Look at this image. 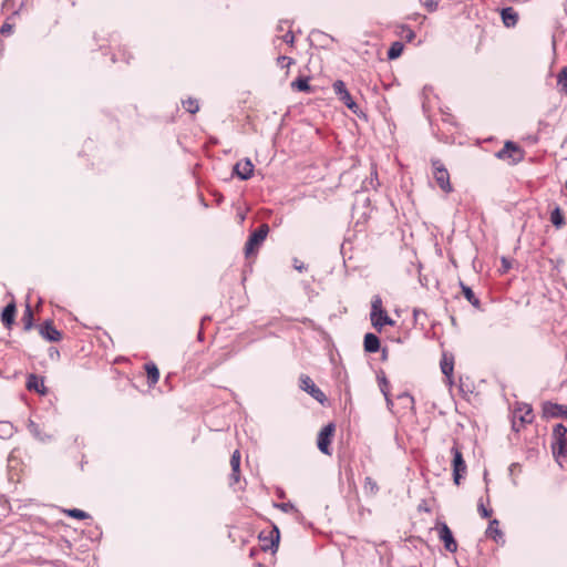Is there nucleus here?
I'll use <instances>...</instances> for the list:
<instances>
[{"mask_svg": "<svg viewBox=\"0 0 567 567\" xmlns=\"http://www.w3.org/2000/svg\"><path fill=\"white\" fill-rule=\"evenodd\" d=\"M65 513L68 516L78 518V519H85V518L90 517V515L86 512L79 509V508L68 509V511H65Z\"/></svg>", "mask_w": 567, "mask_h": 567, "instance_id": "obj_33", "label": "nucleus"}, {"mask_svg": "<svg viewBox=\"0 0 567 567\" xmlns=\"http://www.w3.org/2000/svg\"><path fill=\"white\" fill-rule=\"evenodd\" d=\"M300 389L307 392L310 396H312L319 403H324L327 401L326 394L315 384L313 380L307 375L301 374L299 378Z\"/></svg>", "mask_w": 567, "mask_h": 567, "instance_id": "obj_6", "label": "nucleus"}, {"mask_svg": "<svg viewBox=\"0 0 567 567\" xmlns=\"http://www.w3.org/2000/svg\"><path fill=\"white\" fill-rule=\"evenodd\" d=\"M183 106L192 114H195L199 110L198 101L190 97L183 101Z\"/></svg>", "mask_w": 567, "mask_h": 567, "instance_id": "obj_32", "label": "nucleus"}, {"mask_svg": "<svg viewBox=\"0 0 567 567\" xmlns=\"http://www.w3.org/2000/svg\"><path fill=\"white\" fill-rule=\"evenodd\" d=\"M259 539L264 543L262 550H271L272 553H276L278 550L279 540H280V532L277 526H274V528L269 532L267 536H265L262 533L259 535Z\"/></svg>", "mask_w": 567, "mask_h": 567, "instance_id": "obj_10", "label": "nucleus"}, {"mask_svg": "<svg viewBox=\"0 0 567 567\" xmlns=\"http://www.w3.org/2000/svg\"><path fill=\"white\" fill-rule=\"evenodd\" d=\"M496 157L503 161H511L513 164H517L523 159L524 154L522 148L516 143L507 141L505 142L503 148L496 153Z\"/></svg>", "mask_w": 567, "mask_h": 567, "instance_id": "obj_4", "label": "nucleus"}, {"mask_svg": "<svg viewBox=\"0 0 567 567\" xmlns=\"http://www.w3.org/2000/svg\"><path fill=\"white\" fill-rule=\"evenodd\" d=\"M231 474L229 476L230 484H236L240 480V452L234 451L230 457Z\"/></svg>", "mask_w": 567, "mask_h": 567, "instance_id": "obj_15", "label": "nucleus"}, {"mask_svg": "<svg viewBox=\"0 0 567 567\" xmlns=\"http://www.w3.org/2000/svg\"><path fill=\"white\" fill-rule=\"evenodd\" d=\"M402 35L408 40V41H412L415 37V33L414 31L410 28V27H406L404 25L402 28Z\"/></svg>", "mask_w": 567, "mask_h": 567, "instance_id": "obj_41", "label": "nucleus"}, {"mask_svg": "<svg viewBox=\"0 0 567 567\" xmlns=\"http://www.w3.org/2000/svg\"><path fill=\"white\" fill-rule=\"evenodd\" d=\"M403 43L400 41H395L391 44L390 49L388 50V59L394 60L398 59L402 52H403Z\"/></svg>", "mask_w": 567, "mask_h": 567, "instance_id": "obj_24", "label": "nucleus"}, {"mask_svg": "<svg viewBox=\"0 0 567 567\" xmlns=\"http://www.w3.org/2000/svg\"><path fill=\"white\" fill-rule=\"evenodd\" d=\"M439 538L444 543V547L450 553L457 550V543L454 539L452 530L444 522L437 523Z\"/></svg>", "mask_w": 567, "mask_h": 567, "instance_id": "obj_9", "label": "nucleus"}, {"mask_svg": "<svg viewBox=\"0 0 567 567\" xmlns=\"http://www.w3.org/2000/svg\"><path fill=\"white\" fill-rule=\"evenodd\" d=\"M534 420L533 409L529 404H523L514 412L513 430L518 432L525 424Z\"/></svg>", "mask_w": 567, "mask_h": 567, "instance_id": "obj_8", "label": "nucleus"}, {"mask_svg": "<svg viewBox=\"0 0 567 567\" xmlns=\"http://www.w3.org/2000/svg\"><path fill=\"white\" fill-rule=\"evenodd\" d=\"M372 326L378 329L379 331L382 329L383 326H393L394 321L388 316L385 311H382L377 315L375 318L372 320Z\"/></svg>", "mask_w": 567, "mask_h": 567, "instance_id": "obj_21", "label": "nucleus"}, {"mask_svg": "<svg viewBox=\"0 0 567 567\" xmlns=\"http://www.w3.org/2000/svg\"><path fill=\"white\" fill-rule=\"evenodd\" d=\"M550 221L556 228H561L565 225V218L559 207H556L550 214Z\"/></svg>", "mask_w": 567, "mask_h": 567, "instance_id": "obj_25", "label": "nucleus"}, {"mask_svg": "<svg viewBox=\"0 0 567 567\" xmlns=\"http://www.w3.org/2000/svg\"><path fill=\"white\" fill-rule=\"evenodd\" d=\"M17 308L14 302H10L3 308L1 312V321L6 328L10 329L13 324Z\"/></svg>", "mask_w": 567, "mask_h": 567, "instance_id": "obj_17", "label": "nucleus"}, {"mask_svg": "<svg viewBox=\"0 0 567 567\" xmlns=\"http://www.w3.org/2000/svg\"><path fill=\"white\" fill-rule=\"evenodd\" d=\"M421 316H425V311H424V310H422V309H416V308H415V309L413 310V317H414V319H415V320H417V319H419V317H421Z\"/></svg>", "mask_w": 567, "mask_h": 567, "instance_id": "obj_47", "label": "nucleus"}, {"mask_svg": "<svg viewBox=\"0 0 567 567\" xmlns=\"http://www.w3.org/2000/svg\"><path fill=\"white\" fill-rule=\"evenodd\" d=\"M336 431V425L333 423H328L326 426L321 429L317 439V446L319 451L326 455H331L330 443Z\"/></svg>", "mask_w": 567, "mask_h": 567, "instance_id": "obj_7", "label": "nucleus"}, {"mask_svg": "<svg viewBox=\"0 0 567 567\" xmlns=\"http://www.w3.org/2000/svg\"><path fill=\"white\" fill-rule=\"evenodd\" d=\"M363 488L365 493H369L370 495H375L379 492V486L377 482L372 477H365L364 478V485Z\"/></svg>", "mask_w": 567, "mask_h": 567, "instance_id": "obj_31", "label": "nucleus"}, {"mask_svg": "<svg viewBox=\"0 0 567 567\" xmlns=\"http://www.w3.org/2000/svg\"><path fill=\"white\" fill-rule=\"evenodd\" d=\"M27 389L29 391H35L40 394L47 393V388L44 386L43 378L38 377L37 374H30L27 379Z\"/></svg>", "mask_w": 567, "mask_h": 567, "instance_id": "obj_16", "label": "nucleus"}, {"mask_svg": "<svg viewBox=\"0 0 567 567\" xmlns=\"http://www.w3.org/2000/svg\"><path fill=\"white\" fill-rule=\"evenodd\" d=\"M432 167L434 169V179L439 187L445 193H451L453 187L450 182L449 171L444 164L440 159H432Z\"/></svg>", "mask_w": 567, "mask_h": 567, "instance_id": "obj_3", "label": "nucleus"}, {"mask_svg": "<svg viewBox=\"0 0 567 567\" xmlns=\"http://www.w3.org/2000/svg\"><path fill=\"white\" fill-rule=\"evenodd\" d=\"M557 85L560 92L567 94V66L563 68L557 74Z\"/></svg>", "mask_w": 567, "mask_h": 567, "instance_id": "obj_28", "label": "nucleus"}, {"mask_svg": "<svg viewBox=\"0 0 567 567\" xmlns=\"http://www.w3.org/2000/svg\"><path fill=\"white\" fill-rule=\"evenodd\" d=\"M451 453L453 454V481L456 485H460L461 478L466 474L467 467L457 444L452 446Z\"/></svg>", "mask_w": 567, "mask_h": 567, "instance_id": "obj_5", "label": "nucleus"}, {"mask_svg": "<svg viewBox=\"0 0 567 567\" xmlns=\"http://www.w3.org/2000/svg\"><path fill=\"white\" fill-rule=\"evenodd\" d=\"M145 370H146V373H147L148 385L150 386L155 385L158 382V380H159V370H158V368L156 367L155 363L148 362V363L145 364Z\"/></svg>", "mask_w": 567, "mask_h": 567, "instance_id": "obj_22", "label": "nucleus"}, {"mask_svg": "<svg viewBox=\"0 0 567 567\" xmlns=\"http://www.w3.org/2000/svg\"><path fill=\"white\" fill-rule=\"evenodd\" d=\"M28 430L30 431V433L33 436H35L37 439H41L39 425L34 421H32V420L29 421Z\"/></svg>", "mask_w": 567, "mask_h": 567, "instance_id": "obj_39", "label": "nucleus"}, {"mask_svg": "<svg viewBox=\"0 0 567 567\" xmlns=\"http://www.w3.org/2000/svg\"><path fill=\"white\" fill-rule=\"evenodd\" d=\"M379 385H380V389H381V392L383 393L384 396H388V392L389 391V381L386 380V378L383 375V377H379Z\"/></svg>", "mask_w": 567, "mask_h": 567, "instance_id": "obj_40", "label": "nucleus"}, {"mask_svg": "<svg viewBox=\"0 0 567 567\" xmlns=\"http://www.w3.org/2000/svg\"><path fill=\"white\" fill-rule=\"evenodd\" d=\"M461 287H462V291H463V295L465 297V299L474 307H478L480 306V299L475 296V293L473 292V290L465 286L464 284H461Z\"/></svg>", "mask_w": 567, "mask_h": 567, "instance_id": "obj_26", "label": "nucleus"}, {"mask_svg": "<svg viewBox=\"0 0 567 567\" xmlns=\"http://www.w3.org/2000/svg\"><path fill=\"white\" fill-rule=\"evenodd\" d=\"M269 233V226L267 224H261L256 230H254L248 240L245 244V256L249 258L251 255H255L261 244L267 238Z\"/></svg>", "mask_w": 567, "mask_h": 567, "instance_id": "obj_1", "label": "nucleus"}, {"mask_svg": "<svg viewBox=\"0 0 567 567\" xmlns=\"http://www.w3.org/2000/svg\"><path fill=\"white\" fill-rule=\"evenodd\" d=\"M477 511L480 513V515L483 517V518H488L491 517L493 511L492 509H488L485 507L484 503L482 499H480L478 504H477Z\"/></svg>", "mask_w": 567, "mask_h": 567, "instance_id": "obj_38", "label": "nucleus"}, {"mask_svg": "<svg viewBox=\"0 0 567 567\" xmlns=\"http://www.w3.org/2000/svg\"><path fill=\"white\" fill-rule=\"evenodd\" d=\"M291 87L297 91L311 93L312 89L309 85V78L308 76H299L295 81L291 82Z\"/></svg>", "mask_w": 567, "mask_h": 567, "instance_id": "obj_23", "label": "nucleus"}, {"mask_svg": "<svg viewBox=\"0 0 567 567\" xmlns=\"http://www.w3.org/2000/svg\"><path fill=\"white\" fill-rule=\"evenodd\" d=\"M254 174V164L249 158L237 162L233 168V175L241 181L249 179Z\"/></svg>", "mask_w": 567, "mask_h": 567, "instance_id": "obj_11", "label": "nucleus"}, {"mask_svg": "<svg viewBox=\"0 0 567 567\" xmlns=\"http://www.w3.org/2000/svg\"><path fill=\"white\" fill-rule=\"evenodd\" d=\"M284 21H280L279 25H278V30H282L284 29V25H282ZM285 23H288V21H285Z\"/></svg>", "mask_w": 567, "mask_h": 567, "instance_id": "obj_49", "label": "nucleus"}, {"mask_svg": "<svg viewBox=\"0 0 567 567\" xmlns=\"http://www.w3.org/2000/svg\"><path fill=\"white\" fill-rule=\"evenodd\" d=\"M384 398H385V401H386V405H388L389 408H390V406H392V405H393V402H392V400H391V398H390V392H388V396H384Z\"/></svg>", "mask_w": 567, "mask_h": 567, "instance_id": "obj_48", "label": "nucleus"}, {"mask_svg": "<svg viewBox=\"0 0 567 567\" xmlns=\"http://www.w3.org/2000/svg\"><path fill=\"white\" fill-rule=\"evenodd\" d=\"M384 311L382 309V299L380 296H374L371 302V320L377 317L378 313Z\"/></svg>", "mask_w": 567, "mask_h": 567, "instance_id": "obj_29", "label": "nucleus"}, {"mask_svg": "<svg viewBox=\"0 0 567 567\" xmlns=\"http://www.w3.org/2000/svg\"><path fill=\"white\" fill-rule=\"evenodd\" d=\"M543 415L545 417H565L567 419V405L545 402L543 404Z\"/></svg>", "mask_w": 567, "mask_h": 567, "instance_id": "obj_13", "label": "nucleus"}, {"mask_svg": "<svg viewBox=\"0 0 567 567\" xmlns=\"http://www.w3.org/2000/svg\"><path fill=\"white\" fill-rule=\"evenodd\" d=\"M12 30H13V25L8 23V22H4L1 27H0V33L2 35H10L12 33Z\"/></svg>", "mask_w": 567, "mask_h": 567, "instance_id": "obj_42", "label": "nucleus"}, {"mask_svg": "<svg viewBox=\"0 0 567 567\" xmlns=\"http://www.w3.org/2000/svg\"><path fill=\"white\" fill-rule=\"evenodd\" d=\"M398 399L400 401H402V403L405 408H413V405H414V398L408 392H403V393L399 394Z\"/></svg>", "mask_w": 567, "mask_h": 567, "instance_id": "obj_35", "label": "nucleus"}, {"mask_svg": "<svg viewBox=\"0 0 567 567\" xmlns=\"http://www.w3.org/2000/svg\"><path fill=\"white\" fill-rule=\"evenodd\" d=\"M441 371L445 375V383L449 386L453 385V371H454V358L452 355H447L443 353L441 362Z\"/></svg>", "mask_w": 567, "mask_h": 567, "instance_id": "obj_14", "label": "nucleus"}, {"mask_svg": "<svg viewBox=\"0 0 567 567\" xmlns=\"http://www.w3.org/2000/svg\"><path fill=\"white\" fill-rule=\"evenodd\" d=\"M282 41H285L289 45H293L295 43V35L291 30H289L285 35H282Z\"/></svg>", "mask_w": 567, "mask_h": 567, "instance_id": "obj_44", "label": "nucleus"}, {"mask_svg": "<svg viewBox=\"0 0 567 567\" xmlns=\"http://www.w3.org/2000/svg\"><path fill=\"white\" fill-rule=\"evenodd\" d=\"M332 87H333V91L334 93L338 95V97H341L343 94H346L347 92H349L346 87V83L342 81V80H337L333 84H332Z\"/></svg>", "mask_w": 567, "mask_h": 567, "instance_id": "obj_34", "label": "nucleus"}, {"mask_svg": "<svg viewBox=\"0 0 567 567\" xmlns=\"http://www.w3.org/2000/svg\"><path fill=\"white\" fill-rule=\"evenodd\" d=\"M339 100L350 110L352 111L354 114H358L359 112V106L358 104L353 101L350 92H347L346 94H343L341 97H339Z\"/></svg>", "mask_w": 567, "mask_h": 567, "instance_id": "obj_27", "label": "nucleus"}, {"mask_svg": "<svg viewBox=\"0 0 567 567\" xmlns=\"http://www.w3.org/2000/svg\"><path fill=\"white\" fill-rule=\"evenodd\" d=\"M553 441H551V451L553 454L558 458L560 456L566 455V446H567V427L558 423L553 429Z\"/></svg>", "mask_w": 567, "mask_h": 567, "instance_id": "obj_2", "label": "nucleus"}, {"mask_svg": "<svg viewBox=\"0 0 567 567\" xmlns=\"http://www.w3.org/2000/svg\"><path fill=\"white\" fill-rule=\"evenodd\" d=\"M364 351L369 353H375L380 349V339L374 333H367L363 341Z\"/></svg>", "mask_w": 567, "mask_h": 567, "instance_id": "obj_18", "label": "nucleus"}, {"mask_svg": "<svg viewBox=\"0 0 567 567\" xmlns=\"http://www.w3.org/2000/svg\"><path fill=\"white\" fill-rule=\"evenodd\" d=\"M498 525H499V522L496 518L489 520V524H488V526L486 528V532H485L486 537L492 538L495 542H498L499 539H503L504 534L501 530Z\"/></svg>", "mask_w": 567, "mask_h": 567, "instance_id": "obj_19", "label": "nucleus"}, {"mask_svg": "<svg viewBox=\"0 0 567 567\" xmlns=\"http://www.w3.org/2000/svg\"><path fill=\"white\" fill-rule=\"evenodd\" d=\"M275 506L282 511L284 513L298 512L296 506L290 502L275 504Z\"/></svg>", "mask_w": 567, "mask_h": 567, "instance_id": "obj_36", "label": "nucleus"}, {"mask_svg": "<svg viewBox=\"0 0 567 567\" xmlns=\"http://www.w3.org/2000/svg\"><path fill=\"white\" fill-rule=\"evenodd\" d=\"M277 63L281 68H289L290 65H292L295 63V60L292 58H289L286 55H280L277 58Z\"/></svg>", "mask_w": 567, "mask_h": 567, "instance_id": "obj_37", "label": "nucleus"}, {"mask_svg": "<svg viewBox=\"0 0 567 567\" xmlns=\"http://www.w3.org/2000/svg\"><path fill=\"white\" fill-rule=\"evenodd\" d=\"M39 333L43 339L50 342H58L62 338V333L53 326L51 320L44 321V323L39 327Z\"/></svg>", "mask_w": 567, "mask_h": 567, "instance_id": "obj_12", "label": "nucleus"}, {"mask_svg": "<svg viewBox=\"0 0 567 567\" xmlns=\"http://www.w3.org/2000/svg\"><path fill=\"white\" fill-rule=\"evenodd\" d=\"M423 4L427 8L430 12H433L437 9V0H423Z\"/></svg>", "mask_w": 567, "mask_h": 567, "instance_id": "obj_43", "label": "nucleus"}, {"mask_svg": "<svg viewBox=\"0 0 567 567\" xmlns=\"http://www.w3.org/2000/svg\"><path fill=\"white\" fill-rule=\"evenodd\" d=\"M565 186H566V189H567V179H566V184H565Z\"/></svg>", "mask_w": 567, "mask_h": 567, "instance_id": "obj_50", "label": "nucleus"}, {"mask_svg": "<svg viewBox=\"0 0 567 567\" xmlns=\"http://www.w3.org/2000/svg\"><path fill=\"white\" fill-rule=\"evenodd\" d=\"M22 321H23V324H24V330H30L33 326V312L31 310V307L30 305H27L25 307V310H24V313H23V317H22Z\"/></svg>", "mask_w": 567, "mask_h": 567, "instance_id": "obj_30", "label": "nucleus"}, {"mask_svg": "<svg viewBox=\"0 0 567 567\" xmlns=\"http://www.w3.org/2000/svg\"><path fill=\"white\" fill-rule=\"evenodd\" d=\"M293 268L300 272L307 269L305 264L298 260L297 258L293 259Z\"/></svg>", "mask_w": 567, "mask_h": 567, "instance_id": "obj_45", "label": "nucleus"}, {"mask_svg": "<svg viewBox=\"0 0 567 567\" xmlns=\"http://www.w3.org/2000/svg\"><path fill=\"white\" fill-rule=\"evenodd\" d=\"M11 424L8 422H0V431L3 433H10L11 432Z\"/></svg>", "mask_w": 567, "mask_h": 567, "instance_id": "obj_46", "label": "nucleus"}, {"mask_svg": "<svg viewBox=\"0 0 567 567\" xmlns=\"http://www.w3.org/2000/svg\"><path fill=\"white\" fill-rule=\"evenodd\" d=\"M501 16L503 23L508 28L514 27L518 21V14L512 7L504 8Z\"/></svg>", "mask_w": 567, "mask_h": 567, "instance_id": "obj_20", "label": "nucleus"}]
</instances>
